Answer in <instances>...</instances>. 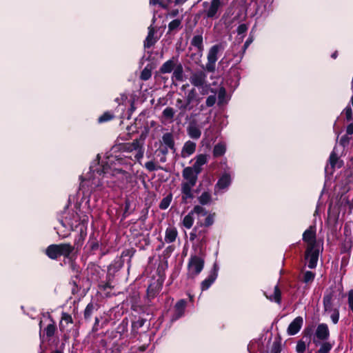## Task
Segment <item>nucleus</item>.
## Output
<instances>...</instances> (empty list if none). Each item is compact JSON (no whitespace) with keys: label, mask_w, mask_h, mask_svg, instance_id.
Listing matches in <instances>:
<instances>
[{"label":"nucleus","mask_w":353,"mask_h":353,"mask_svg":"<svg viewBox=\"0 0 353 353\" xmlns=\"http://www.w3.org/2000/svg\"><path fill=\"white\" fill-rule=\"evenodd\" d=\"M199 174L193 168H190V167L183 169L182 172L183 180L181 185V199L183 202L187 203L188 200L194 198L192 189L196 183Z\"/></svg>","instance_id":"f257e3e1"},{"label":"nucleus","mask_w":353,"mask_h":353,"mask_svg":"<svg viewBox=\"0 0 353 353\" xmlns=\"http://www.w3.org/2000/svg\"><path fill=\"white\" fill-rule=\"evenodd\" d=\"M74 247L70 243L52 244L46 250V254L51 259H57L63 256L69 258Z\"/></svg>","instance_id":"f03ea898"},{"label":"nucleus","mask_w":353,"mask_h":353,"mask_svg":"<svg viewBox=\"0 0 353 353\" xmlns=\"http://www.w3.org/2000/svg\"><path fill=\"white\" fill-rule=\"evenodd\" d=\"M206 78V74L201 70L192 72L190 77V83L194 87L201 88L200 93L202 95L208 94V86L205 85L207 82Z\"/></svg>","instance_id":"7ed1b4c3"},{"label":"nucleus","mask_w":353,"mask_h":353,"mask_svg":"<svg viewBox=\"0 0 353 353\" xmlns=\"http://www.w3.org/2000/svg\"><path fill=\"white\" fill-rule=\"evenodd\" d=\"M204 259L201 256H191L188 263V276L194 277L199 274L202 271Z\"/></svg>","instance_id":"20e7f679"},{"label":"nucleus","mask_w":353,"mask_h":353,"mask_svg":"<svg viewBox=\"0 0 353 353\" xmlns=\"http://www.w3.org/2000/svg\"><path fill=\"white\" fill-rule=\"evenodd\" d=\"M108 168L103 166L102 170L94 169L93 165L90 166L91 173L88 176V181H90L91 190H95L101 185V178L102 174L107 172Z\"/></svg>","instance_id":"39448f33"},{"label":"nucleus","mask_w":353,"mask_h":353,"mask_svg":"<svg viewBox=\"0 0 353 353\" xmlns=\"http://www.w3.org/2000/svg\"><path fill=\"white\" fill-rule=\"evenodd\" d=\"M185 99L189 105V111L194 110L203 100L196 88H192L185 94Z\"/></svg>","instance_id":"423d86ee"},{"label":"nucleus","mask_w":353,"mask_h":353,"mask_svg":"<svg viewBox=\"0 0 353 353\" xmlns=\"http://www.w3.org/2000/svg\"><path fill=\"white\" fill-rule=\"evenodd\" d=\"M221 45H214L212 46L208 54V62L205 65V70L208 72H214L215 70V63L218 59L217 54L222 50Z\"/></svg>","instance_id":"0eeeda50"},{"label":"nucleus","mask_w":353,"mask_h":353,"mask_svg":"<svg viewBox=\"0 0 353 353\" xmlns=\"http://www.w3.org/2000/svg\"><path fill=\"white\" fill-rule=\"evenodd\" d=\"M330 337V330L326 323H320L318 325L314 336L313 339V343L318 345L321 344V341H327Z\"/></svg>","instance_id":"6e6552de"},{"label":"nucleus","mask_w":353,"mask_h":353,"mask_svg":"<svg viewBox=\"0 0 353 353\" xmlns=\"http://www.w3.org/2000/svg\"><path fill=\"white\" fill-rule=\"evenodd\" d=\"M221 4V0H212L210 3L205 1L203 3V12L208 18L216 17Z\"/></svg>","instance_id":"1a4fd4ad"},{"label":"nucleus","mask_w":353,"mask_h":353,"mask_svg":"<svg viewBox=\"0 0 353 353\" xmlns=\"http://www.w3.org/2000/svg\"><path fill=\"white\" fill-rule=\"evenodd\" d=\"M319 255V248L318 247L307 248L305 251V260L308 261V268L312 269L316 266Z\"/></svg>","instance_id":"9d476101"},{"label":"nucleus","mask_w":353,"mask_h":353,"mask_svg":"<svg viewBox=\"0 0 353 353\" xmlns=\"http://www.w3.org/2000/svg\"><path fill=\"white\" fill-rule=\"evenodd\" d=\"M303 240L307 243V248L318 247L316 239V230L313 226H310L303 234Z\"/></svg>","instance_id":"9b49d317"},{"label":"nucleus","mask_w":353,"mask_h":353,"mask_svg":"<svg viewBox=\"0 0 353 353\" xmlns=\"http://www.w3.org/2000/svg\"><path fill=\"white\" fill-rule=\"evenodd\" d=\"M303 323V319L301 316H297L295 318L288 327V334L291 336L297 334L301 330Z\"/></svg>","instance_id":"f8f14e48"},{"label":"nucleus","mask_w":353,"mask_h":353,"mask_svg":"<svg viewBox=\"0 0 353 353\" xmlns=\"http://www.w3.org/2000/svg\"><path fill=\"white\" fill-rule=\"evenodd\" d=\"M179 61L176 57H172L170 59L165 61L161 66L159 71L162 74L170 73L174 69V68L178 64Z\"/></svg>","instance_id":"ddd939ff"},{"label":"nucleus","mask_w":353,"mask_h":353,"mask_svg":"<svg viewBox=\"0 0 353 353\" xmlns=\"http://www.w3.org/2000/svg\"><path fill=\"white\" fill-rule=\"evenodd\" d=\"M195 150L196 143L191 141H188L184 143L181 150V157L186 158L194 153Z\"/></svg>","instance_id":"4468645a"},{"label":"nucleus","mask_w":353,"mask_h":353,"mask_svg":"<svg viewBox=\"0 0 353 353\" xmlns=\"http://www.w3.org/2000/svg\"><path fill=\"white\" fill-rule=\"evenodd\" d=\"M208 161V156L206 154H201L197 155L195 157V162L194 165L190 167V168H193L197 173H200L201 172V166L205 164Z\"/></svg>","instance_id":"2eb2a0df"},{"label":"nucleus","mask_w":353,"mask_h":353,"mask_svg":"<svg viewBox=\"0 0 353 353\" xmlns=\"http://www.w3.org/2000/svg\"><path fill=\"white\" fill-rule=\"evenodd\" d=\"M187 132L189 137L194 139H199L201 135V131L195 123H192L188 125Z\"/></svg>","instance_id":"dca6fc26"},{"label":"nucleus","mask_w":353,"mask_h":353,"mask_svg":"<svg viewBox=\"0 0 353 353\" xmlns=\"http://www.w3.org/2000/svg\"><path fill=\"white\" fill-rule=\"evenodd\" d=\"M172 79L174 81H183L184 80L183 68L181 63H178L172 71Z\"/></svg>","instance_id":"f3484780"},{"label":"nucleus","mask_w":353,"mask_h":353,"mask_svg":"<svg viewBox=\"0 0 353 353\" xmlns=\"http://www.w3.org/2000/svg\"><path fill=\"white\" fill-rule=\"evenodd\" d=\"M329 163L332 170H334L336 168H339L343 165V161L339 159L335 152V148H334V150L330 154Z\"/></svg>","instance_id":"a211bd4d"},{"label":"nucleus","mask_w":353,"mask_h":353,"mask_svg":"<svg viewBox=\"0 0 353 353\" xmlns=\"http://www.w3.org/2000/svg\"><path fill=\"white\" fill-rule=\"evenodd\" d=\"M162 142L166 145L167 148H170V150L175 151L174 140L172 133H165L162 137Z\"/></svg>","instance_id":"6ab92c4d"},{"label":"nucleus","mask_w":353,"mask_h":353,"mask_svg":"<svg viewBox=\"0 0 353 353\" xmlns=\"http://www.w3.org/2000/svg\"><path fill=\"white\" fill-rule=\"evenodd\" d=\"M177 230L175 228L169 227L165 230V241L167 243H170L176 240L177 236Z\"/></svg>","instance_id":"aec40b11"},{"label":"nucleus","mask_w":353,"mask_h":353,"mask_svg":"<svg viewBox=\"0 0 353 353\" xmlns=\"http://www.w3.org/2000/svg\"><path fill=\"white\" fill-rule=\"evenodd\" d=\"M186 306V301L183 299L179 301L175 305V319L180 318L184 313Z\"/></svg>","instance_id":"412c9836"},{"label":"nucleus","mask_w":353,"mask_h":353,"mask_svg":"<svg viewBox=\"0 0 353 353\" xmlns=\"http://www.w3.org/2000/svg\"><path fill=\"white\" fill-rule=\"evenodd\" d=\"M216 279V274L215 272L210 274L204 281L201 283V290H206L214 282Z\"/></svg>","instance_id":"4be33fe9"},{"label":"nucleus","mask_w":353,"mask_h":353,"mask_svg":"<svg viewBox=\"0 0 353 353\" xmlns=\"http://www.w3.org/2000/svg\"><path fill=\"white\" fill-rule=\"evenodd\" d=\"M332 294H327L323 297V306L324 310L327 312H332L334 310L332 306Z\"/></svg>","instance_id":"5701e85b"},{"label":"nucleus","mask_w":353,"mask_h":353,"mask_svg":"<svg viewBox=\"0 0 353 353\" xmlns=\"http://www.w3.org/2000/svg\"><path fill=\"white\" fill-rule=\"evenodd\" d=\"M154 29L152 26H150L148 28V34L145 41L144 45L145 47L150 48V46L154 45V43L156 42V40L154 39Z\"/></svg>","instance_id":"b1692460"},{"label":"nucleus","mask_w":353,"mask_h":353,"mask_svg":"<svg viewBox=\"0 0 353 353\" xmlns=\"http://www.w3.org/2000/svg\"><path fill=\"white\" fill-rule=\"evenodd\" d=\"M265 296L272 301H275L277 303H281V293L277 285L274 288V293L272 295H268L266 292L264 293Z\"/></svg>","instance_id":"393cba45"},{"label":"nucleus","mask_w":353,"mask_h":353,"mask_svg":"<svg viewBox=\"0 0 353 353\" xmlns=\"http://www.w3.org/2000/svg\"><path fill=\"white\" fill-rule=\"evenodd\" d=\"M231 183V178L229 174H223L218 181L216 186L220 189L227 188Z\"/></svg>","instance_id":"a878e982"},{"label":"nucleus","mask_w":353,"mask_h":353,"mask_svg":"<svg viewBox=\"0 0 353 353\" xmlns=\"http://www.w3.org/2000/svg\"><path fill=\"white\" fill-rule=\"evenodd\" d=\"M226 150L225 144L223 143H219L214 145L213 149V155L214 157H218L223 155Z\"/></svg>","instance_id":"bb28decb"},{"label":"nucleus","mask_w":353,"mask_h":353,"mask_svg":"<svg viewBox=\"0 0 353 353\" xmlns=\"http://www.w3.org/2000/svg\"><path fill=\"white\" fill-rule=\"evenodd\" d=\"M191 44L196 47L199 52H202L203 50V37L201 34H197L193 37Z\"/></svg>","instance_id":"cd10ccee"},{"label":"nucleus","mask_w":353,"mask_h":353,"mask_svg":"<svg viewBox=\"0 0 353 353\" xmlns=\"http://www.w3.org/2000/svg\"><path fill=\"white\" fill-rule=\"evenodd\" d=\"M198 200L201 205H208L212 201V196L208 192H203L201 196L198 197Z\"/></svg>","instance_id":"c85d7f7f"},{"label":"nucleus","mask_w":353,"mask_h":353,"mask_svg":"<svg viewBox=\"0 0 353 353\" xmlns=\"http://www.w3.org/2000/svg\"><path fill=\"white\" fill-rule=\"evenodd\" d=\"M193 215L194 214L190 212L183 219V225L187 229L191 228L194 223Z\"/></svg>","instance_id":"c756f323"},{"label":"nucleus","mask_w":353,"mask_h":353,"mask_svg":"<svg viewBox=\"0 0 353 353\" xmlns=\"http://www.w3.org/2000/svg\"><path fill=\"white\" fill-rule=\"evenodd\" d=\"M139 141L138 139H135L132 143L124 145L123 149L128 152L137 150L139 148Z\"/></svg>","instance_id":"7c9ffc66"},{"label":"nucleus","mask_w":353,"mask_h":353,"mask_svg":"<svg viewBox=\"0 0 353 353\" xmlns=\"http://www.w3.org/2000/svg\"><path fill=\"white\" fill-rule=\"evenodd\" d=\"M64 323H65L66 325L72 323V316L67 313H63L62 314L61 321L59 324V327L61 330H63L65 327Z\"/></svg>","instance_id":"2f4dec72"},{"label":"nucleus","mask_w":353,"mask_h":353,"mask_svg":"<svg viewBox=\"0 0 353 353\" xmlns=\"http://www.w3.org/2000/svg\"><path fill=\"white\" fill-rule=\"evenodd\" d=\"M176 106L179 110H180L182 112H185L187 110L189 111V105H188L185 99H184V100H183L182 99H177L176 101Z\"/></svg>","instance_id":"473e14b6"},{"label":"nucleus","mask_w":353,"mask_h":353,"mask_svg":"<svg viewBox=\"0 0 353 353\" xmlns=\"http://www.w3.org/2000/svg\"><path fill=\"white\" fill-rule=\"evenodd\" d=\"M214 216H215L214 214H208L205 219V221L203 223L199 221L198 225H199L201 227H202V226L209 227V226L212 225L214 223Z\"/></svg>","instance_id":"72a5a7b5"},{"label":"nucleus","mask_w":353,"mask_h":353,"mask_svg":"<svg viewBox=\"0 0 353 353\" xmlns=\"http://www.w3.org/2000/svg\"><path fill=\"white\" fill-rule=\"evenodd\" d=\"M172 199V194H170L168 195L167 196H165V198H163L161 200V201L159 204V208L162 210L167 209L169 207V205H170Z\"/></svg>","instance_id":"f704fd0d"},{"label":"nucleus","mask_w":353,"mask_h":353,"mask_svg":"<svg viewBox=\"0 0 353 353\" xmlns=\"http://www.w3.org/2000/svg\"><path fill=\"white\" fill-rule=\"evenodd\" d=\"M190 212L193 214H196L198 216H205L208 214V212L206 211V210L203 207L199 205H195L192 210H191Z\"/></svg>","instance_id":"c9c22d12"},{"label":"nucleus","mask_w":353,"mask_h":353,"mask_svg":"<svg viewBox=\"0 0 353 353\" xmlns=\"http://www.w3.org/2000/svg\"><path fill=\"white\" fill-rule=\"evenodd\" d=\"M320 349L319 350V353H327L332 348V345L327 341H322Z\"/></svg>","instance_id":"e433bc0d"},{"label":"nucleus","mask_w":353,"mask_h":353,"mask_svg":"<svg viewBox=\"0 0 353 353\" xmlns=\"http://www.w3.org/2000/svg\"><path fill=\"white\" fill-rule=\"evenodd\" d=\"M95 310V306L92 303H90L86 306L85 311H84V317L85 319H90Z\"/></svg>","instance_id":"4c0bfd02"},{"label":"nucleus","mask_w":353,"mask_h":353,"mask_svg":"<svg viewBox=\"0 0 353 353\" xmlns=\"http://www.w3.org/2000/svg\"><path fill=\"white\" fill-rule=\"evenodd\" d=\"M174 110L171 107H167L163 111V117L168 119H172L174 116Z\"/></svg>","instance_id":"58836bf2"},{"label":"nucleus","mask_w":353,"mask_h":353,"mask_svg":"<svg viewBox=\"0 0 353 353\" xmlns=\"http://www.w3.org/2000/svg\"><path fill=\"white\" fill-rule=\"evenodd\" d=\"M315 277V274L311 271H306L303 274V281L305 283H309L313 281Z\"/></svg>","instance_id":"ea45409f"},{"label":"nucleus","mask_w":353,"mask_h":353,"mask_svg":"<svg viewBox=\"0 0 353 353\" xmlns=\"http://www.w3.org/2000/svg\"><path fill=\"white\" fill-rule=\"evenodd\" d=\"M151 70L148 68H145L141 73L140 78L143 81H147L151 77Z\"/></svg>","instance_id":"a19ab883"},{"label":"nucleus","mask_w":353,"mask_h":353,"mask_svg":"<svg viewBox=\"0 0 353 353\" xmlns=\"http://www.w3.org/2000/svg\"><path fill=\"white\" fill-rule=\"evenodd\" d=\"M181 23V21L180 19H178L172 21L168 24L169 31H173L174 30L178 28L180 26Z\"/></svg>","instance_id":"79ce46f5"},{"label":"nucleus","mask_w":353,"mask_h":353,"mask_svg":"<svg viewBox=\"0 0 353 353\" xmlns=\"http://www.w3.org/2000/svg\"><path fill=\"white\" fill-rule=\"evenodd\" d=\"M305 349H306L305 343L302 340L299 341L296 344V350L297 353H304V352L305 351Z\"/></svg>","instance_id":"37998d69"},{"label":"nucleus","mask_w":353,"mask_h":353,"mask_svg":"<svg viewBox=\"0 0 353 353\" xmlns=\"http://www.w3.org/2000/svg\"><path fill=\"white\" fill-rule=\"evenodd\" d=\"M113 117H114L113 114H112L111 113H110V112H105L103 115H101L99 118L98 120H99V123H103V122L111 120Z\"/></svg>","instance_id":"c03bdc74"},{"label":"nucleus","mask_w":353,"mask_h":353,"mask_svg":"<svg viewBox=\"0 0 353 353\" xmlns=\"http://www.w3.org/2000/svg\"><path fill=\"white\" fill-rule=\"evenodd\" d=\"M145 168L150 172H152L154 170H157L160 168V167H158L154 162L153 161H148L145 163Z\"/></svg>","instance_id":"a18cd8bd"},{"label":"nucleus","mask_w":353,"mask_h":353,"mask_svg":"<svg viewBox=\"0 0 353 353\" xmlns=\"http://www.w3.org/2000/svg\"><path fill=\"white\" fill-rule=\"evenodd\" d=\"M216 101V98L215 95H210L208 97L205 101V105L208 107H212L213 106Z\"/></svg>","instance_id":"49530a36"},{"label":"nucleus","mask_w":353,"mask_h":353,"mask_svg":"<svg viewBox=\"0 0 353 353\" xmlns=\"http://www.w3.org/2000/svg\"><path fill=\"white\" fill-rule=\"evenodd\" d=\"M331 317V319L332 321V322L336 324L338 323L339 321V312L337 309H334L333 310V312H332V314L330 316Z\"/></svg>","instance_id":"de8ad7c7"},{"label":"nucleus","mask_w":353,"mask_h":353,"mask_svg":"<svg viewBox=\"0 0 353 353\" xmlns=\"http://www.w3.org/2000/svg\"><path fill=\"white\" fill-rule=\"evenodd\" d=\"M55 326L52 324H50L46 329V333L48 336H52L54 334Z\"/></svg>","instance_id":"09e8293b"},{"label":"nucleus","mask_w":353,"mask_h":353,"mask_svg":"<svg viewBox=\"0 0 353 353\" xmlns=\"http://www.w3.org/2000/svg\"><path fill=\"white\" fill-rule=\"evenodd\" d=\"M345 117L347 121H350L352 119V110L351 107L347 106L344 110Z\"/></svg>","instance_id":"8fccbe9b"},{"label":"nucleus","mask_w":353,"mask_h":353,"mask_svg":"<svg viewBox=\"0 0 353 353\" xmlns=\"http://www.w3.org/2000/svg\"><path fill=\"white\" fill-rule=\"evenodd\" d=\"M348 305L353 312V290H350L348 292Z\"/></svg>","instance_id":"3c124183"},{"label":"nucleus","mask_w":353,"mask_h":353,"mask_svg":"<svg viewBox=\"0 0 353 353\" xmlns=\"http://www.w3.org/2000/svg\"><path fill=\"white\" fill-rule=\"evenodd\" d=\"M350 141V139L347 137V134L343 136L340 140V144L343 147L346 146Z\"/></svg>","instance_id":"603ef678"},{"label":"nucleus","mask_w":353,"mask_h":353,"mask_svg":"<svg viewBox=\"0 0 353 353\" xmlns=\"http://www.w3.org/2000/svg\"><path fill=\"white\" fill-rule=\"evenodd\" d=\"M248 30V27L245 24H241L237 28V32L239 34H243L245 32Z\"/></svg>","instance_id":"864d4df0"},{"label":"nucleus","mask_w":353,"mask_h":353,"mask_svg":"<svg viewBox=\"0 0 353 353\" xmlns=\"http://www.w3.org/2000/svg\"><path fill=\"white\" fill-rule=\"evenodd\" d=\"M137 152V154L135 155V158L137 160H139L143 158V150L141 148V146L139 145V148L137 150H135Z\"/></svg>","instance_id":"5fc2aeb1"},{"label":"nucleus","mask_w":353,"mask_h":353,"mask_svg":"<svg viewBox=\"0 0 353 353\" xmlns=\"http://www.w3.org/2000/svg\"><path fill=\"white\" fill-rule=\"evenodd\" d=\"M205 233H206V230H199L197 228V234L199 236L198 238H201V241H205Z\"/></svg>","instance_id":"6e6d98bb"},{"label":"nucleus","mask_w":353,"mask_h":353,"mask_svg":"<svg viewBox=\"0 0 353 353\" xmlns=\"http://www.w3.org/2000/svg\"><path fill=\"white\" fill-rule=\"evenodd\" d=\"M197 234V227H195L193 230V231L190 234V239L191 241H194L195 239L198 238Z\"/></svg>","instance_id":"4d7b16f0"},{"label":"nucleus","mask_w":353,"mask_h":353,"mask_svg":"<svg viewBox=\"0 0 353 353\" xmlns=\"http://www.w3.org/2000/svg\"><path fill=\"white\" fill-rule=\"evenodd\" d=\"M346 133L347 135L353 134V123L349 124L347 127Z\"/></svg>","instance_id":"13d9d810"},{"label":"nucleus","mask_w":353,"mask_h":353,"mask_svg":"<svg viewBox=\"0 0 353 353\" xmlns=\"http://www.w3.org/2000/svg\"><path fill=\"white\" fill-rule=\"evenodd\" d=\"M178 14H179V10L177 9H174V10H171L168 13V15L172 17H174L177 16Z\"/></svg>","instance_id":"bf43d9fd"},{"label":"nucleus","mask_w":353,"mask_h":353,"mask_svg":"<svg viewBox=\"0 0 353 353\" xmlns=\"http://www.w3.org/2000/svg\"><path fill=\"white\" fill-rule=\"evenodd\" d=\"M271 353H280V349L277 345H274L271 350Z\"/></svg>","instance_id":"052dcab7"},{"label":"nucleus","mask_w":353,"mask_h":353,"mask_svg":"<svg viewBox=\"0 0 353 353\" xmlns=\"http://www.w3.org/2000/svg\"><path fill=\"white\" fill-rule=\"evenodd\" d=\"M101 288H103V290H106L108 288H110V284H109V283H105V285H103L101 286Z\"/></svg>","instance_id":"680f3d73"},{"label":"nucleus","mask_w":353,"mask_h":353,"mask_svg":"<svg viewBox=\"0 0 353 353\" xmlns=\"http://www.w3.org/2000/svg\"><path fill=\"white\" fill-rule=\"evenodd\" d=\"M159 3V0H150V3L155 5Z\"/></svg>","instance_id":"e2e57ef3"},{"label":"nucleus","mask_w":353,"mask_h":353,"mask_svg":"<svg viewBox=\"0 0 353 353\" xmlns=\"http://www.w3.org/2000/svg\"><path fill=\"white\" fill-rule=\"evenodd\" d=\"M186 0H174V3L178 4V3H182L183 2H185Z\"/></svg>","instance_id":"0e129e2a"},{"label":"nucleus","mask_w":353,"mask_h":353,"mask_svg":"<svg viewBox=\"0 0 353 353\" xmlns=\"http://www.w3.org/2000/svg\"><path fill=\"white\" fill-rule=\"evenodd\" d=\"M252 42V41H247L245 44H244V47L245 48H248V46H249V44Z\"/></svg>","instance_id":"69168bd1"},{"label":"nucleus","mask_w":353,"mask_h":353,"mask_svg":"<svg viewBox=\"0 0 353 353\" xmlns=\"http://www.w3.org/2000/svg\"><path fill=\"white\" fill-rule=\"evenodd\" d=\"M204 108H205V106L203 104L200 105L199 107V111H203L204 110Z\"/></svg>","instance_id":"338daca9"},{"label":"nucleus","mask_w":353,"mask_h":353,"mask_svg":"<svg viewBox=\"0 0 353 353\" xmlns=\"http://www.w3.org/2000/svg\"><path fill=\"white\" fill-rule=\"evenodd\" d=\"M337 57V52H334L332 54V57L334 58V59H336Z\"/></svg>","instance_id":"774afa93"}]
</instances>
